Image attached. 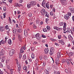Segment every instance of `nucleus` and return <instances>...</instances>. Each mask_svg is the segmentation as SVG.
<instances>
[{
    "mask_svg": "<svg viewBox=\"0 0 74 74\" xmlns=\"http://www.w3.org/2000/svg\"><path fill=\"white\" fill-rule=\"evenodd\" d=\"M42 37H43V38H46V36L44 35H42Z\"/></svg>",
    "mask_w": 74,
    "mask_h": 74,
    "instance_id": "54",
    "label": "nucleus"
},
{
    "mask_svg": "<svg viewBox=\"0 0 74 74\" xmlns=\"http://www.w3.org/2000/svg\"><path fill=\"white\" fill-rule=\"evenodd\" d=\"M23 1V0H20L19 1V3H22Z\"/></svg>",
    "mask_w": 74,
    "mask_h": 74,
    "instance_id": "61",
    "label": "nucleus"
},
{
    "mask_svg": "<svg viewBox=\"0 0 74 74\" xmlns=\"http://www.w3.org/2000/svg\"><path fill=\"white\" fill-rule=\"evenodd\" d=\"M30 4H27V8H30L32 6H34L36 5V3L34 1H31L30 2Z\"/></svg>",
    "mask_w": 74,
    "mask_h": 74,
    "instance_id": "1",
    "label": "nucleus"
},
{
    "mask_svg": "<svg viewBox=\"0 0 74 74\" xmlns=\"http://www.w3.org/2000/svg\"><path fill=\"white\" fill-rule=\"evenodd\" d=\"M13 33H14V34H17L16 32V29H13Z\"/></svg>",
    "mask_w": 74,
    "mask_h": 74,
    "instance_id": "27",
    "label": "nucleus"
},
{
    "mask_svg": "<svg viewBox=\"0 0 74 74\" xmlns=\"http://www.w3.org/2000/svg\"><path fill=\"white\" fill-rule=\"evenodd\" d=\"M69 9L70 12H71L72 13H74V9L73 8H72L71 7H69Z\"/></svg>",
    "mask_w": 74,
    "mask_h": 74,
    "instance_id": "7",
    "label": "nucleus"
},
{
    "mask_svg": "<svg viewBox=\"0 0 74 74\" xmlns=\"http://www.w3.org/2000/svg\"><path fill=\"white\" fill-rule=\"evenodd\" d=\"M15 7H20V6H19V4L17 3L15 4Z\"/></svg>",
    "mask_w": 74,
    "mask_h": 74,
    "instance_id": "30",
    "label": "nucleus"
},
{
    "mask_svg": "<svg viewBox=\"0 0 74 74\" xmlns=\"http://www.w3.org/2000/svg\"><path fill=\"white\" fill-rule=\"evenodd\" d=\"M10 74H13V72H14V69H10Z\"/></svg>",
    "mask_w": 74,
    "mask_h": 74,
    "instance_id": "22",
    "label": "nucleus"
},
{
    "mask_svg": "<svg viewBox=\"0 0 74 74\" xmlns=\"http://www.w3.org/2000/svg\"><path fill=\"white\" fill-rule=\"evenodd\" d=\"M58 55V58H59L60 56H61V55H60V52H58L57 53Z\"/></svg>",
    "mask_w": 74,
    "mask_h": 74,
    "instance_id": "26",
    "label": "nucleus"
},
{
    "mask_svg": "<svg viewBox=\"0 0 74 74\" xmlns=\"http://www.w3.org/2000/svg\"><path fill=\"white\" fill-rule=\"evenodd\" d=\"M33 26L34 28L35 29H36V28H37V26H36V25H35V24H33Z\"/></svg>",
    "mask_w": 74,
    "mask_h": 74,
    "instance_id": "46",
    "label": "nucleus"
},
{
    "mask_svg": "<svg viewBox=\"0 0 74 74\" xmlns=\"http://www.w3.org/2000/svg\"><path fill=\"white\" fill-rule=\"evenodd\" d=\"M50 15L51 16H53V19H55V14H54V13H53V12H50Z\"/></svg>",
    "mask_w": 74,
    "mask_h": 74,
    "instance_id": "9",
    "label": "nucleus"
},
{
    "mask_svg": "<svg viewBox=\"0 0 74 74\" xmlns=\"http://www.w3.org/2000/svg\"><path fill=\"white\" fill-rule=\"evenodd\" d=\"M21 48L23 49L24 50H25L26 49V47H22Z\"/></svg>",
    "mask_w": 74,
    "mask_h": 74,
    "instance_id": "49",
    "label": "nucleus"
},
{
    "mask_svg": "<svg viewBox=\"0 0 74 74\" xmlns=\"http://www.w3.org/2000/svg\"><path fill=\"white\" fill-rule=\"evenodd\" d=\"M20 51L21 53H22L24 52V50H23L22 49H21V48L20 49Z\"/></svg>",
    "mask_w": 74,
    "mask_h": 74,
    "instance_id": "25",
    "label": "nucleus"
},
{
    "mask_svg": "<svg viewBox=\"0 0 74 74\" xmlns=\"http://www.w3.org/2000/svg\"><path fill=\"white\" fill-rule=\"evenodd\" d=\"M47 28L48 31H49V30H50V29H51V28H50V27H49V26H47Z\"/></svg>",
    "mask_w": 74,
    "mask_h": 74,
    "instance_id": "28",
    "label": "nucleus"
},
{
    "mask_svg": "<svg viewBox=\"0 0 74 74\" xmlns=\"http://www.w3.org/2000/svg\"><path fill=\"white\" fill-rule=\"evenodd\" d=\"M1 44H4L5 43V41H4V40H2L1 41Z\"/></svg>",
    "mask_w": 74,
    "mask_h": 74,
    "instance_id": "34",
    "label": "nucleus"
},
{
    "mask_svg": "<svg viewBox=\"0 0 74 74\" xmlns=\"http://www.w3.org/2000/svg\"><path fill=\"white\" fill-rule=\"evenodd\" d=\"M53 29H56V30H57L58 29H58V27H54Z\"/></svg>",
    "mask_w": 74,
    "mask_h": 74,
    "instance_id": "62",
    "label": "nucleus"
},
{
    "mask_svg": "<svg viewBox=\"0 0 74 74\" xmlns=\"http://www.w3.org/2000/svg\"><path fill=\"white\" fill-rule=\"evenodd\" d=\"M37 44V42H34V45H36V44Z\"/></svg>",
    "mask_w": 74,
    "mask_h": 74,
    "instance_id": "63",
    "label": "nucleus"
},
{
    "mask_svg": "<svg viewBox=\"0 0 74 74\" xmlns=\"http://www.w3.org/2000/svg\"><path fill=\"white\" fill-rule=\"evenodd\" d=\"M54 52V48L53 47H51L50 49V51L49 52V54L51 55H52L53 54Z\"/></svg>",
    "mask_w": 74,
    "mask_h": 74,
    "instance_id": "4",
    "label": "nucleus"
},
{
    "mask_svg": "<svg viewBox=\"0 0 74 74\" xmlns=\"http://www.w3.org/2000/svg\"><path fill=\"white\" fill-rule=\"evenodd\" d=\"M18 68H21V65L19 64L18 65Z\"/></svg>",
    "mask_w": 74,
    "mask_h": 74,
    "instance_id": "59",
    "label": "nucleus"
},
{
    "mask_svg": "<svg viewBox=\"0 0 74 74\" xmlns=\"http://www.w3.org/2000/svg\"><path fill=\"white\" fill-rule=\"evenodd\" d=\"M31 58L32 59H34V54L33 53H31Z\"/></svg>",
    "mask_w": 74,
    "mask_h": 74,
    "instance_id": "20",
    "label": "nucleus"
},
{
    "mask_svg": "<svg viewBox=\"0 0 74 74\" xmlns=\"http://www.w3.org/2000/svg\"><path fill=\"white\" fill-rule=\"evenodd\" d=\"M18 38H21H21H22V36L21 35L18 34Z\"/></svg>",
    "mask_w": 74,
    "mask_h": 74,
    "instance_id": "33",
    "label": "nucleus"
},
{
    "mask_svg": "<svg viewBox=\"0 0 74 74\" xmlns=\"http://www.w3.org/2000/svg\"><path fill=\"white\" fill-rule=\"evenodd\" d=\"M68 16L69 15V16H70L71 15V13L70 12H68Z\"/></svg>",
    "mask_w": 74,
    "mask_h": 74,
    "instance_id": "47",
    "label": "nucleus"
},
{
    "mask_svg": "<svg viewBox=\"0 0 74 74\" xmlns=\"http://www.w3.org/2000/svg\"><path fill=\"white\" fill-rule=\"evenodd\" d=\"M39 58H40V60H42V59L43 58V57H42V56H40L39 57Z\"/></svg>",
    "mask_w": 74,
    "mask_h": 74,
    "instance_id": "48",
    "label": "nucleus"
},
{
    "mask_svg": "<svg viewBox=\"0 0 74 74\" xmlns=\"http://www.w3.org/2000/svg\"><path fill=\"white\" fill-rule=\"evenodd\" d=\"M15 61L16 62V63L17 64H18V60L17 59H15Z\"/></svg>",
    "mask_w": 74,
    "mask_h": 74,
    "instance_id": "50",
    "label": "nucleus"
},
{
    "mask_svg": "<svg viewBox=\"0 0 74 74\" xmlns=\"http://www.w3.org/2000/svg\"><path fill=\"white\" fill-rule=\"evenodd\" d=\"M64 18L65 19H66V20H68V19L70 18V17L69 16V15H68V14L65 15L64 16Z\"/></svg>",
    "mask_w": 74,
    "mask_h": 74,
    "instance_id": "10",
    "label": "nucleus"
},
{
    "mask_svg": "<svg viewBox=\"0 0 74 74\" xmlns=\"http://www.w3.org/2000/svg\"><path fill=\"white\" fill-rule=\"evenodd\" d=\"M8 43L10 45H11L12 44V41H11V39H10L8 41Z\"/></svg>",
    "mask_w": 74,
    "mask_h": 74,
    "instance_id": "16",
    "label": "nucleus"
},
{
    "mask_svg": "<svg viewBox=\"0 0 74 74\" xmlns=\"http://www.w3.org/2000/svg\"><path fill=\"white\" fill-rule=\"evenodd\" d=\"M44 73L46 74H49V72L47 69L44 70Z\"/></svg>",
    "mask_w": 74,
    "mask_h": 74,
    "instance_id": "18",
    "label": "nucleus"
},
{
    "mask_svg": "<svg viewBox=\"0 0 74 74\" xmlns=\"http://www.w3.org/2000/svg\"><path fill=\"white\" fill-rule=\"evenodd\" d=\"M5 28L6 30H7V29H9V27L8 26V25H7L5 26Z\"/></svg>",
    "mask_w": 74,
    "mask_h": 74,
    "instance_id": "37",
    "label": "nucleus"
},
{
    "mask_svg": "<svg viewBox=\"0 0 74 74\" xmlns=\"http://www.w3.org/2000/svg\"><path fill=\"white\" fill-rule=\"evenodd\" d=\"M46 3V1L45 0H44L42 2V5L44 8H45V3Z\"/></svg>",
    "mask_w": 74,
    "mask_h": 74,
    "instance_id": "6",
    "label": "nucleus"
},
{
    "mask_svg": "<svg viewBox=\"0 0 74 74\" xmlns=\"http://www.w3.org/2000/svg\"><path fill=\"white\" fill-rule=\"evenodd\" d=\"M3 18H5L6 16L5 15H6V13H4L3 14Z\"/></svg>",
    "mask_w": 74,
    "mask_h": 74,
    "instance_id": "42",
    "label": "nucleus"
},
{
    "mask_svg": "<svg viewBox=\"0 0 74 74\" xmlns=\"http://www.w3.org/2000/svg\"><path fill=\"white\" fill-rule=\"evenodd\" d=\"M43 32H47V29L46 28H44L43 29Z\"/></svg>",
    "mask_w": 74,
    "mask_h": 74,
    "instance_id": "39",
    "label": "nucleus"
},
{
    "mask_svg": "<svg viewBox=\"0 0 74 74\" xmlns=\"http://www.w3.org/2000/svg\"><path fill=\"white\" fill-rule=\"evenodd\" d=\"M48 21H49V19L46 18V23H47V22H48Z\"/></svg>",
    "mask_w": 74,
    "mask_h": 74,
    "instance_id": "57",
    "label": "nucleus"
},
{
    "mask_svg": "<svg viewBox=\"0 0 74 74\" xmlns=\"http://www.w3.org/2000/svg\"><path fill=\"white\" fill-rule=\"evenodd\" d=\"M3 9L4 11H6V7H3Z\"/></svg>",
    "mask_w": 74,
    "mask_h": 74,
    "instance_id": "51",
    "label": "nucleus"
},
{
    "mask_svg": "<svg viewBox=\"0 0 74 74\" xmlns=\"http://www.w3.org/2000/svg\"><path fill=\"white\" fill-rule=\"evenodd\" d=\"M63 30L64 31H65L66 30V27H63Z\"/></svg>",
    "mask_w": 74,
    "mask_h": 74,
    "instance_id": "52",
    "label": "nucleus"
},
{
    "mask_svg": "<svg viewBox=\"0 0 74 74\" xmlns=\"http://www.w3.org/2000/svg\"><path fill=\"white\" fill-rule=\"evenodd\" d=\"M58 39H61V38L62 37V36L61 35H58Z\"/></svg>",
    "mask_w": 74,
    "mask_h": 74,
    "instance_id": "32",
    "label": "nucleus"
},
{
    "mask_svg": "<svg viewBox=\"0 0 74 74\" xmlns=\"http://www.w3.org/2000/svg\"><path fill=\"white\" fill-rule=\"evenodd\" d=\"M23 70H26V71H27V66H24V67L23 68Z\"/></svg>",
    "mask_w": 74,
    "mask_h": 74,
    "instance_id": "23",
    "label": "nucleus"
},
{
    "mask_svg": "<svg viewBox=\"0 0 74 74\" xmlns=\"http://www.w3.org/2000/svg\"><path fill=\"white\" fill-rule=\"evenodd\" d=\"M64 23L63 22H61L59 23L60 26H63V24Z\"/></svg>",
    "mask_w": 74,
    "mask_h": 74,
    "instance_id": "40",
    "label": "nucleus"
},
{
    "mask_svg": "<svg viewBox=\"0 0 74 74\" xmlns=\"http://www.w3.org/2000/svg\"><path fill=\"white\" fill-rule=\"evenodd\" d=\"M45 5H46V7L47 8H48V9H49V5H48V3H46Z\"/></svg>",
    "mask_w": 74,
    "mask_h": 74,
    "instance_id": "31",
    "label": "nucleus"
},
{
    "mask_svg": "<svg viewBox=\"0 0 74 74\" xmlns=\"http://www.w3.org/2000/svg\"><path fill=\"white\" fill-rule=\"evenodd\" d=\"M0 67H3V64H2V63L1 62H0Z\"/></svg>",
    "mask_w": 74,
    "mask_h": 74,
    "instance_id": "45",
    "label": "nucleus"
},
{
    "mask_svg": "<svg viewBox=\"0 0 74 74\" xmlns=\"http://www.w3.org/2000/svg\"><path fill=\"white\" fill-rule=\"evenodd\" d=\"M5 30V28L3 27V26H0V31L1 32Z\"/></svg>",
    "mask_w": 74,
    "mask_h": 74,
    "instance_id": "8",
    "label": "nucleus"
},
{
    "mask_svg": "<svg viewBox=\"0 0 74 74\" xmlns=\"http://www.w3.org/2000/svg\"><path fill=\"white\" fill-rule=\"evenodd\" d=\"M72 19L73 22H74V16H73L72 17Z\"/></svg>",
    "mask_w": 74,
    "mask_h": 74,
    "instance_id": "64",
    "label": "nucleus"
},
{
    "mask_svg": "<svg viewBox=\"0 0 74 74\" xmlns=\"http://www.w3.org/2000/svg\"><path fill=\"white\" fill-rule=\"evenodd\" d=\"M28 15L29 17H32V14L31 13H29L28 14Z\"/></svg>",
    "mask_w": 74,
    "mask_h": 74,
    "instance_id": "35",
    "label": "nucleus"
},
{
    "mask_svg": "<svg viewBox=\"0 0 74 74\" xmlns=\"http://www.w3.org/2000/svg\"><path fill=\"white\" fill-rule=\"evenodd\" d=\"M16 32H18L19 33H21L22 32V29L21 28L16 29Z\"/></svg>",
    "mask_w": 74,
    "mask_h": 74,
    "instance_id": "19",
    "label": "nucleus"
},
{
    "mask_svg": "<svg viewBox=\"0 0 74 74\" xmlns=\"http://www.w3.org/2000/svg\"><path fill=\"white\" fill-rule=\"evenodd\" d=\"M59 58L58 57L57 58H56V64H59Z\"/></svg>",
    "mask_w": 74,
    "mask_h": 74,
    "instance_id": "13",
    "label": "nucleus"
},
{
    "mask_svg": "<svg viewBox=\"0 0 74 74\" xmlns=\"http://www.w3.org/2000/svg\"><path fill=\"white\" fill-rule=\"evenodd\" d=\"M45 53V54H47L49 52V49H45L44 50Z\"/></svg>",
    "mask_w": 74,
    "mask_h": 74,
    "instance_id": "11",
    "label": "nucleus"
},
{
    "mask_svg": "<svg viewBox=\"0 0 74 74\" xmlns=\"http://www.w3.org/2000/svg\"><path fill=\"white\" fill-rule=\"evenodd\" d=\"M15 50L12 49L9 52V55H10V56H12L13 55H14V53H15Z\"/></svg>",
    "mask_w": 74,
    "mask_h": 74,
    "instance_id": "2",
    "label": "nucleus"
},
{
    "mask_svg": "<svg viewBox=\"0 0 74 74\" xmlns=\"http://www.w3.org/2000/svg\"><path fill=\"white\" fill-rule=\"evenodd\" d=\"M8 38V36H7L5 37V42H7V40Z\"/></svg>",
    "mask_w": 74,
    "mask_h": 74,
    "instance_id": "43",
    "label": "nucleus"
},
{
    "mask_svg": "<svg viewBox=\"0 0 74 74\" xmlns=\"http://www.w3.org/2000/svg\"><path fill=\"white\" fill-rule=\"evenodd\" d=\"M35 37L37 40H40L41 38V36L40 35V34L38 33L35 35Z\"/></svg>",
    "mask_w": 74,
    "mask_h": 74,
    "instance_id": "3",
    "label": "nucleus"
},
{
    "mask_svg": "<svg viewBox=\"0 0 74 74\" xmlns=\"http://www.w3.org/2000/svg\"><path fill=\"white\" fill-rule=\"evenodd\" d=\"M66 23H64V26L63 27H66Z\"/></svg>",
    "mask_w": 74,
    "mask_h": 74,
    "instance_id": "56",
    "label": "nucleus"
},
{
    "mask_svg": "<svg viewBox=\"0 0 74 74\" xmlns=\"http://www.w3.org/2000/svg\"><path fill=\"white\" fill-rule=\"evenodd\" d=\"M23 57L24 59H26V56L25 55H24L23 56Z\"/></svg>",
    "mask_w": 74,
    "mask_h": 74,
    "instance_id": "41",
    "label": "nucleus"
},
{
    "mask_svg": "<svg viewBox=\"0 0 74 74\" xmlns=\"http://www.w3.org/2000/svg\"><path fill=\"white\" fill-rule=\"evenodd\" d=\"M19 58H20V59H21V58L22 55V54H19Z\"/></svg>",
    "mask_w": 74,
    "mask_h": 74,
    "instance_id": "53",
    "label": "nucleus"
},
{
    "mask_svg": "<svg viewBox=\"0 0 74 74\" xmlns=\"http://www.w3.org/2000/svg\"><path fill=\"white\" fill-rule=\"evenodd\" d=\"M46 12H45V9H43L41 10V13L42 15H45V13Z\"/></svg>",
    "mask_w": 74,
    "mask_h": 74,
    "instance_id": "5",
    "label": "nucleus"
},
{
    "mask_svg": "<svg viewBox=\"0 0 74 74\" xmlns=\"http://www.w3.org/2000/svg\"><path fill=\"white\" fill-rule=\"evenodd\" d=\"M9 21H10V23L11 24L12 23V21H11V19L10 18V17H9Z\"/></svg>",
    "mask_w": 74,
    "mask_h": 74,
    "instance_id": "44",
    "label": "nucleus"
},
{
    "mask_svg": "<svg viewBox=\"0 0 74 74\" xmlns=\"http://www.w3.org/2000/svg\"><path fill=\"white\" fill-rule=\"evenodd\" d=\"M10 61V59H8L6 61V63H9Z\"/></svg>",
    "mask_w": 74,
    "mask_h": 74,
    "instance_id": "36",
    "label": "nucleus"
},
{
    "mask_svg": "<svg viewBox=\"0 0 74 74\" xmlns=\"http://www.w3.org/2000/svg\"><path fill=\"white\" fill-rule=\"evenodd\" d=\"M59 42H60V43L62 45H64V41H63V40H59Z\"/></svg>",
    "mask_w": 74,
    "mask_h": 74,
    "instance_id": "15",
    "label": "nucleus"
},
{
    "mask_svg": "<svg viewBox=\"0 0 74 74\" xmlns=\"http://www.w3.org/2000/svg\"><path fill=\"white\" fill-rule=\"evenodd\" d=\"M45 14V16L47 17V18H49V14H48V13L47 12H46Z\"/></svg>",
    "mask_w": 74,
    "mask_h": 74,
    "instance_id": "21",
    "label": "nucleus"
},
{
    "mask_svg": "<svg viewBox=\"0 0 74 74\" xmlns=\"http://www.w3.org/2000/svg\"><path fill=\"white\" fill-rule=\"evenodd\" d=\"M68 38L69 40H72L73 39V37H72L71 36V35H69Z\"/></svg>",
    "mask_w": 74,
    "mask_h": 74,
    "instance_id": "17",
    "label": "nucleus"
},
{
    "mask_svg": "<svg viewBox=\"0 0 74 74\" xmlns=\"http://www.w3.org/2000/svg\"><path fill=\"white\" fill-rule=\"evenodd\" d=\"M24 35L25 36H27L28 35V34L27 33V30L26 29H25L24 30Z\"/></svg>",
    "mask_w": 74,
    "mask_h": 74,
    "instance_id": "14",
    "label": "nucleus"
},
{
    "mask_svg": "<svg viewBox=\"0 0 74 74\" xmlns=\"http://www.w3.org/2000/svg\"><path fill=\"white\" fill-rule=\"evenodd\" d=\"M69 53L71 56H73V55H74V52H71L70 53Z\"/></svg>",
    "mask_w": 74,
    "mask_h": 74,
    "instance_id": "29",
    "label": "nucleus"
},
{
    "mask_svg": "<svg viewBox=\"0 0 74 74\" xmlns=\"http://www.w3.org/2000/svg\"><path fill=\"white\" fill-rule=\"evenodd\" d=\"M3 73H4V72L3 71H1V70H0V74H3Z\"/></svg>",
    "mask_w": 74,
    "mask_h": 74,
    "instance_id": "55",
    "label": "nucleus"
},
{
    "mask_svg": "<svg viewBox=\"0 0 74 74\" xmlns=\"http://www.w3.org/2000/svg\"><path fill=\"white\" fill-rule=\"evenodd\" d=\"M50 40H51V41H56V39H55L52 38H50Z\"/></svg>",
    "mask_w": 74,
    "mask_h": 74,
    "instance_id": "24",
    "label": "nucleus"
},
{
    "mask_svg": "<svg viewBox=\"0 0 74 74\" xmlns=\"http://www.w3.org/2000/svg\"><path fill=\"white\" fill-rule=\"evenodd\" d=\"M5 56H4L2 57L1 58V62H4L5 60Z\"/></svg>",
    "mask_w": 74,
    "mask_h": 74,
    "instance_id": "12",
    "label": "nucleus"
},
{
    "mask_svg": "<svg viewBox=\"0 0 74 74\" xmlns=\"http://www.w3.org/2000/svg\"><path fill=\"white\" fill-rule=\"evenodd\" d=\"M44 58L45 60H47V57L45 56H44Z\"/></svg>",
    "mask_w": 74,
    "mask_h": 74,
    "instance_id": "58",
    "label": "nucleus"
},
{
    "mask_svg": "<svg viewBox=\"0 0 74 74\" xmlns=\"http://www.w3.org/2000/svg\"><path fill=\"white\" fill-rule=\"evenodd\" d=\"M8 1L10 3H12V0H8Z\"/></svg>",
    "mask_w": 74,
    "mask_h": 74,
    "instance_id": "60",
    "label": "nucleus"
},
{
    "mask_svg": "<svg viewBox=\"0 0 74 74\" xmlns=\"http://www.w3.org/2000/svg\"><path fill=\"white\" fill-rule=\"evenodd\" d=\"M65 72H66V73H67L68 74H69V71H68L67 69H65Z\"/></svg>",
    "mask_w": 74,
    "mask_h": 74,
    "instance_id": "38",
    "label": "nucleus"
}]
</instances>
